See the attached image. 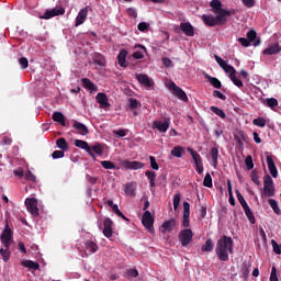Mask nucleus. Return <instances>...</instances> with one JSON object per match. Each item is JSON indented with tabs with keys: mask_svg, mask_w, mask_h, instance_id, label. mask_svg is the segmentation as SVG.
<instances>
[{
	"mask_svg": "<svg viewBox=\"0 0 281 281\" xmlns=\"http://www.w3.org/2000/svg\"><path fill=\"white\" fill-rule=\"evenodd\" d=\"M56 145L63 151H67V149H69V146L67 145V140L65 138H58Z\"/></svg>",
	"mask_w": 281,
	"mask_h": 281,
	"instance_id": "39",
	"label": "nucleus"
},
{
	"mask_svg": "<svg viewBox=\"0 0 281 281\" xmlns=\"http://www.w3.org/2000/svg\"><path fill=\"white\" fill-rule=\"evenodd\" d=\"M211 165L214 169H217L218 167V158H220V148L218 147H212L211 151Z\"/></svg>",
	"mask_w": 281,
	"mask_h": 281,
	"instance_id": "15",
	"label": "nucleus"
},
{
	"mask_svg": "<svg viewBox=\"0 0 281 281\" xmlns=\"http://www.w3.org/2000/svg\"><path fill=\"white\" fill-rule=\"evenodd\" d=\"M90 149L93 155L103 156L104 148L101 144H94L90 146Z\"/></svg>",
	"mask_w": 281,
	"mask_h": 281,
	"instance_id": "30",
	"label": "nucleus"
},
{
	"mask_svg": "<svg viewBox=\"0 0 281 281\" xmlns=\"http://www.w3.org/2000/svg\"><path fill=\"white\" fill-rule=\"evenodd\" d=\"M238 42L241 44V46L244 47H249L250 42L248 40H246V37H239Z\"/></svg>",
	"mask_w": 281,
	"mask_h": 281,
	"instance_id": "64",
	"label": "nucleus"
},
{
	"mask_svg": "<svg viewBox=\"0 0 281 281\" xmlns=\"http://www.w3.org/2000/svg\"><path fill=\"white\" fill-rule=\"evenodd\" d=\"M203 186L206 188H212L213 187V178L211 173H206L203 180Z\"/></svg>",
	"mask_w": 281,
	"mask_h": 281,
	"instance_id": "43",
	"label": "nucleus"
},
{
	"mask_svg": "<svg viewBox=\"0 0 281 281\" xmlns=\"http://www.w3.org/2000/svg\"><path fill=\"white\" fill-rule=\"evenodd\" d=\"M149 164L151 165V168L154 170H159V165L158 162L156 161L155 157L154 156H149Z\"/></svg>",
	"mask_w": 281,
	"mask_h": 281,
	"instance_id": "55",
	"label": "nucleus"
},
{
	"mask_svg": "<svg viewBox=\"0 0 281 281\" xmlns=\"http://www.w3.org/2000/svg\"><path fill=\"white\" fill-rule=\"evenodd\" d=\"M193 239V233L191 229L181 231L179 234V240L182 246L187 247Z\"/></svg>",
	"mask_w": 281,
	"mask_h": 281,
	"instance_id": "9",
	"label": "nucleus"
},
{
	"mask_svg": "<svg viewBox=\"0 0 281 281\" xmlns=\"http://www.w3.org/2000/svg\"><path fill=\"white\" fill-rule=\"evenodd\" d=\"M269 204H270V206L272 207V210L276 214H278V215L281 214V211L278 206V202H276V200H269Z\"/></svg>",
	"mask_w": 281,
	"mask_h": 281,
	"instance_id": "47",
	"label": "nucleus"
},
{
	"mask_svg": "<svg viewBox=\"0 0 281 281\" xmlns=\"http://www.w3.org/2000/svg\"><path fill=\"white\" fill-rule=\"evenodd\" d=\"M94 63L98 64L99 66L105 65V60L101 55H97V57L94 58Z\"/></svg>",
	"mask_w": 281,
	"mask_h": 281,
	"instance_id": "59",
	"label": "nucleus"
},
{
	"mask_svg": "<svg viewBox=\"0 0 281 281\" xmlns=\"http://www.w3.org/2000/svg\"><path fill=\"white\" fill-rule=\"evenodd\" d=\"M128 104L132 109H138L142 104L136 99H130Z\"/></svg>",
	"mask_w": 281,
	"mask_h": 281,
	"instance_id": "53",
	"label": "nucleus"
},
{
	"mask_svg": "<svg viewBox=\"0 0 281 281\" xmlns=\"http://www.w3.org/2000/svg\"><path fill=\"white\" fill-rule=\"evenodd\" d=\"M145 177H147V179H149V181H156L157 175L155 171L147 170V171H145Z\"/></svg>",
	"mask_w": 281,
	"mask_h": 281,
	"instance_id": "52",
	"label": "nucleus"
},
{
	"mask_svg": "<svg viewBox=\"0 0 281 281\" xmlns=\"http://www.w3.org/2000/svg\"><path fill=\"white\" fill-rule=\"evenodd\" d=\"M1 243L3 244L4 248H10L12 244V232L11 229L3 231L1 235Z\"/></svg>",
	"mask_w": 281,
	"mask_h": 281,
	"instance_id": "14",
	"label": "nucleus"
},
{
	"mask_svg": "<svg viewBox=\"0 0 281 281\" xmlns=\"http://www.w3.org/2000/svg\"><path fill=\"white\" fill-rule=\"evenodd\" d=\"M120 165L125 170H140L144 168V162L137 161V160L130 161V160L123 159V160H120Z\"/></svg>",
	"mask_w": 281,
	"mask_h": 281,
	"instance_id": "7",
	"label": "nucleus"
},
{
	"mask_svg": "<svg viewBox=\"0 0 281 281\" xmlns=\"http://www.w3.org/2000/svg\"><path fill=\"white\" fill-rule=\"evenodd\" d=\"M170 126V121H155L154 122V128H157V131L161 134H166L168 132V128Z\"/></svg>",
	"mask_w": 281,
	"mask_h": 281,
	"instance_id": "16",
	"label": "nucleus"
},
{
	"mask_svg": "<svg viewBox=\"0 0 281 281\" xmlns=\"http://www.w3.org/2000/svg\"><path fill=\"white\" fill-rule=\"evenodd\" d=\"M65 13V8H53L50 10H46L44 15H41L40 19L42 20H50L55 16L63 15Z\"/></svg>",
	"mask_w": 281,
	"mask_h": 281,
	"instance_id": "8",
	"label": "nucleus"
},
{
	"mask_svg": "<svg viewBox=\"0 0 281 281\" xmlns=\"http://www.w3.org/2000/svg\"><path fill=\"white\" fill-rule=\"evenodd\" d=\"M176 226V221L175 220H169L161 225V232L167 233L171 232L173 227Z\"/></svg>",
	"mask_w": 281,
	"mask_h": 281,
	"instance_id": "24",
	"label": "nucleus"
},
{
	"mask_svg": "<svg viewBox=\"0 0 281 281\" xmlns=\"http://www.w3.org/2000/svg\"><path fill=\"white\" fill-rule=\"evenodd\" d=\"M136 48H138V50L133 54V57L135 59L144 58V55L146 53V47L138 45V46H136Z\"/></svg>",
	"mask_w": 281,
	"mask_h": 281,
	"instance_id": "36",
	"label": "nucleus"
},
{
	"mask_svg": "<svg viewBox=\"0 0 281 281\" xmlns=\"http://www.w3.org/2000/svg\"><path fill=\"white\" fill-rule=\"evenodd\" d=\"M210 7L213 14H202L201 19L206 26L224 25L227 22V16L232 15V11L224 9L221 0H212Z\"/></svg>",
	"mask_w": 281,
	"mask_h": 281,
	"instance_id": "1",
	"label": "nucleus"
},
{
	"mask_svg": "<svg viewBox=\"0 0 281 281\" xmlns=\"http://www.w3.org/2000/svg\"><path fill=\"white\" fill-rule=\"evenodd\" d=\"M267 165L271 176L276 179L278 177V169L276 167L272 156L270 155H267Z\"/></svg>",
	"mask_w": 281,
	"mask_h": 281,
	"instance_id": "19",
	"label": "nucleus"
},
{
	"mask_svg": "<svg viewBox=\"0 0 281 281\" xmlns=\"http://www.w3.org/2000/svg\"><path fill=\"white\" fill-rule=\"evenodd\" d=\"M215 252L220 260H229V255L234 254V240L227 236L221 237L217 240Z\"/></svg>",
	"mask_w": 281,
	"mask_h": 281,
	"instance_id": "2",
	"label": "nucleus"
},
{
	"mask_svg": "<svg viewBox=\"0 0 281 281\" xmlns=\"http://www.w3.org/2000/svg\"><path fill=\"white\" fill-rule=\"evenodd\" d=\"M170 155L175 158H182L184 155V148L182 146H176L170 150Z\"/></svg>",
	"mask_w": 281,
	"mask_h": 281,
	"instance_id": "25",
	"label": "nucleus"
},
{
	"mask_svg": "<svg viewBox=\"0 0 281 281\" xmlns=\"http://www.w3.org/2000/svg\"><path fill=\"white\" fill-rule=\"evenodd\" d=\"M229 77V79L233 81V83L235 85V86H237L238 88H243L244 87V85H243V82L240 81V79H238L237 77H236V74L235 75H232V76H228Z\"/></svg>",
	"mask_w": 281,
	"mask_h": 281,
	"instance_id": "48",
	"label": "nucleus"
},
{
	"mask_svg": "<svg viewBox=\"0 0 281 281\" xmlns=\"http://www.w3.org/2000/svg\"><path fill=\"white\" fill-rule=\"evenodd\" d=\"M166 87L181 101H189V98L187 95V93L179 88L175 82L169 81L168 83H166Z\"/></svg>",
	"mask_w": 281,
	"mask_h": 281,
	"instance_id": "5",
	"label": "nucleus"
},
{
	"mask_svg": "<svg viewBox=\"0 0 281 281\" xmlns=\"http://www.w3.org/2000/svg\"><path fill=\"white\" fill-rule=\"evenodd\" d=\"M53 120H54V122H58L61 126H66L65 115L63 113L54 112Z\"/></svg>",
	"mask_w": 281,
	"mask_h": 281,
	"instance_id": "28",
	"label": "nucleus"
},
{
	"mask_svg": "<svg viewBox=\"0 0 281 281\" xmlns=\"http://www.w3.org/2000/svg\"><path fill=\"white\" fill-rule=\"evenodd\" d=\"M247 38H248L249 43H254L255 46H258L260 44L259 40H256L257 33L255 31H248Z\"/></svg>",
	"mask_w": 281,
	"mask_h": 281,
	"instance_id": "32",
	"label": "nucleus"
},
{
	"mask_svg": "<svg viewBox=\"0 0 281 281\" xmlns=\"http://www.w3.org/2000/svg\"><path fill=\"white\" fill-rule=\"evenodd\" d=\"M280 46L279 44H272L271 47L267 48L263 54L265 55H274L278 54L280 52Z\"/></svg>",
	"mask_w": 281,
	"mask_h": 281,
	"instance_id": "35",
	"label": "nucleus"
},
{
	"mask_svg": "<svg viewBox=\"0 0 281 281\" xmlns=\"http://www.w3.org/2000/svg\"><path fill=\"white\" fill-rule=\"evenodd\" d=\"M214 58L216 60V63L220 65V67L229 76L232 75H236V69H234V67H232L231 65L227 64V61L223 60V58H221L217 55H214Z\"/></svg>",
	"mask_w": 281,
	"mask_h": 281,
	"instance_id": "10",
	"label": "nucleus"
},
{
	"mask_svg": "<svg viewBox=\"0 0 281 281\" xmlns=\"http://www.w3.org/2000/svg\"><path fill=\"white\" fill-rule=\"evenodd\" d=\"M252 124H255V126H259L260 128H263V126H266L267 124V121L263 117H258L252 121Z\"/></svg>",
	"mask_w": 281,
	"mask_h": 281,
	"instance_id": "46",
	"label": "nucleus"
},
{
	"mask_svg": "<svg viewBox=\"0 0 281 281\" xmlns=\"http://www.w3.org/2000/svg\"><path fill=\"white\" fill-rule=\"evenodd\" d=\"M142 222L143 226H145V228H147L149 232L154 231V218L150 211H145V213H143Z\"/></svg>",
	"mask_w": 281,
	"mask_h": 281,
	"instance_id": "11",
	"label": "nucleus"
},
{
	"mask_svg": "<svg viewBox=\"0 0 281 281\" xmlns=\"http://www.w3.org/2000/svg\"><path fill=\"white\" fill-rule=\"evenodd\" d=\"M162 64L167 68H172L173 67V63L170 58H162Z\"/></svg>",
	"mask_w": 281,
	"mask_h": 281,
	"instance_id": "60",
	"label": "nucleus"
},
{
	"mask_svg": "<svg viewBox=\"0 0 281 281\" xmlns=\"http://www.w3.org/2000/svg\"><path fill=\"white\" fill-rule=\"evenodd\" d=\"M150 27V24L148 22H140L138 24V31L140 32H147Z\"/></svg>",
	"mask_w": 281,
	"mask_h": 281,
	"instance_id": "50",
	"label": "nucleus"
},
{
	"mask_svg": "<svg viewBox=\"0 0 281 281\" xmlns=\"http://www.w3.org/2000/svg\"><path fill=\"white\" fill-rule=\"evenodd\" d=\"M87 18H88V7H85L80 9V11L78 12L75 21V26L78 27L82 25L86 22Z\"/></svg>",
	"mask_w": 281,
	"mask_h": 281,
	"instance_id": "12",
	"label": "nucleus"
},
{
	"mask_svg": "<svg viewBox=\"0 0 281 281\" xmlns=\"http://www.w3.org/2000/svg\"><path fill=\"white\" fill-rule=\"evenodd\" d=\"M101 166L105 169V170H114L116 169L114 162L110 161V160H102L101 161Z\"/></svg>",
	"mask_w": 281,
	"mask_h": 281,
	"instance_id": "42",
	"label": "nucleus"
},
{
	"mask_svg": "<svg viewBox=\"0 0 281 281\" xmlns=\"http://www.w3.org/2000/svg\"><path fill=\"white\" fill-rule=\"evenodd\" d=\"M180 29L184 35L192 37L194 36V26L190 22H181Z\"/></svg>",
	"mask_w": 281,
	"mask_h": 281,
	"instance_id": "17",
	"label": "nucleus"
},
{
	"mask_svg": "<svg viewBox=\"0 0 281 281\" xmlns=\"http://www.w3.org/2000/svg\"><path fill=\"white\" fill-rule=\"evenodd\" d=\"M127 13L131 18L136 19L137 18V11L134 8H128Z\"/></svg>",
	"mask_w": 281,
	"mask_h": 281,
	"instance_id": "63",
	"label": "nucleus"
},
{
	"mask_svg": "<svg viewBox=\"0 0 281 281\" xmlns=\"http://www.w3.org/2000/svg\"><path fill=\"white\" fill-rule=\"evenodd\" d=\"M104 225V229H103V234L105 237L110 238L112 237L113 235V232H112V227H113V223L110 218H106L103 223Z\"/></svg>",
	"mask_w": 281,
	"mask_h": 281,
	"instance_id": "20",
	"label": "nucleus"
},
{
	"mask_svg": "<svg viewBox=\"0 0 281 281\" xmlns=\"http://www.w3.org/2000/svg\"><path fill=\"white\" fill-rule=\"evenodd\" d=\"M236 195H237V200L239 201V203H240V205H241V207H243V210H244V212H245L247 218L249 220V222H250L251 224H254V223H255L254 213H252V211L250 210V206H248V204H247L245 198L243 196V194L240 193L239 190H236Z\"/></svg>",
	"mask_w": 281,
	"mask_h": 281,
	"instance_id": "4",
	"label": "nucleus"
},
{
	"mask_svg": "<svg viewBox=\"0 0 281 281\" xmlns=\"http://www.w3.org/2000/svg\"><path fill=\"white\" fill-rule=\"evenodd\" d=\"M97 249H98V246H97L93 241L88 240V241L86 243V249H85V251H86L87 255L94 254V252L97 251Z\"/></svg>",
	"mask_w": 281,
	"mask_h": 281,
	"instance_id": "26",
	"label": "nucleus"
},
{
	"mask_svg": "<svg viewBox=\"0 0 281 281\" xmlns=\"http://www.w3.org/2000/svg\"><path fill=\"white\" fill-rule=\"evenodd\" d=\"M245 164L248 170H251L254 168L252 158L251 156H247L245 159Z\"/></svg>",
	"mask_w": 281,
	"mask_h": 281,
	"instance_id": "58",
	"label": "nucleus"
},
{
	"mask_svg": "<svg viewBox=\"0 0 281 281\" xmlns=\"http://www.w3.org/2000/svg\"><path fill=\"white\" fill-rule=\"evenodd\" d=\"M19 65L21 66V69L25 70L29 67V60L27 58H20Z\"/></svg>",
	"mask_w": 281,
	"mask_h": 281,
	"instance_id": "57",
	"label": "nucleus"
},
{
	"mask_svg": "<svg viewBox=\"0 0 281 281\" xmlns=\"http://www.w3.org/2000/svg\"><path fill=\"white\" fill-rule=\"evenodd\" d=\"M209 82L214 86L216 89H220L222 88V82L217 79V78H213V77H210V76H206Z\"/></svg>",
	"mask_w": 281,
	"mask_h": 281,
	"instance_id": "44",
	"label": "nucleus"
},
{
	"mask_svg": "<svg viewBox=\"0 0 281 281\" xmlns=\"http://www.w3.org/2000/svg\"><path fill=\"white\" fill-rule=\"evenodd\" d=\"M272 247L276 254L281 255V246L276 243V240H271Z\"/></svg>",
	"mask_w": 281,
	"mask_h": 281,
	"instance_id": "61",
	"label": "nucleus"
},
{
	"mask_svg": "<svg viewBox=\"0 0 281 281\" xmlns=\"http://www.w3.org/2000/svg\"><path fill=\"white\" fill-rule=\"evenodd\" d=\"M248 137L246 134L244 133H239L238 135H235V140L237 143V145L239 146V148H244V142H247Z\"/></svg>",
	"mask_w": 281,
	"mask_h": 281,
	"instance_id": "29",
	"label": "nucleus"
},
{
	"mask_svg": "<svg viewBox=\"0 0 281 281\" xmlns=\"http://www.w3.org/2000/svg\"><path fill=\"white\" fill-rule=\"evenodd\" d=\"M126 57H127V52L126 50H122L119 54L117 59H119V64H120L121 67H126L127 66Z\"/></svg>",
	"mask_w": 281,
	"mask_h": 281,
	"instance_id": "38",
	"label": "nucleus"
},
{
	"mask_svg": "<svg viewBox=\"0 0 281 281\" xmlns=\"http://www.w3.org/2000/svg\"><path fill=\"white\" fill-rule=\"evenodd\" d=\"M210 110L215 113V115H217L218 117H221V120H225V117H227V114H225V111L215 106V105H212L210 106Z\"/></svg>",
	"mask_w": 281,
	"mask_h": 281,
	"instance_id": "31",
	"label": "nucleus"
},
{
	"mask_svg": "<svg viewBox=\"0 0 281 281\" xmlns=\"http://www.w3.org/2000/svg\"><path fill=\"white\" fill-rule=\"evenodd\" d=\"M25 206L27 212L33 216L36 217L40 215L38 202L36 198H26Z\"/></svg>",
	"mask_w": 281,
	"mask_h": 281,
	"instance_id": "6",
	"label": "nucleus"
},
{
	"mask_svg": "<svg viewBox=\"0 0 281 281\" xmlns=\"http://www.w3.org/2000/svg\"><path fill=\"white\" fill-rule=\"evenodd\" d=\"M241 2L248 9L254 8V5H255V0H241Z\"/></svg>",
	"mask_w": 281,
	"mask_h": 281,
	"instance_id": "62",
	"label": "nucleus"
},
{
	"mask_svg": "<svg viewBox=\"0 0 281 281\" xmlns=\"http://www.w3.org/2000/svg\"><path fill=\"white\" fill-rule=\"evenodd\" d=\"M136 78L138 80V83H140L147 88H150L154 86L153 79H150L147 75L138 74V75H136Z\"/></svg>",
	"mask_w": 281,
	"mask_h": 281,
	"instance_id": "18",
	"label": "nucleus"
},
{
	"mask_svg": "<svg viewBox=\"0 0 281 281\" xmlns=\"http://www.w3.org/2000/svg\"><path fill=\"white\" fill-rule=\"evenodd\" d=\"M113 212L116 213L119 217H122L123 220H126V217L123 215L122 211H120L117 204H114L111 206Z\"/></svg>",
	"mask_w": 281,
	"mask_h": 281,
	"instance_id": "54",
	"label": "nucleus"
},
{
	"mask_svg": "<svg viewBox=\"0 0 281 281\" xmlns=\"http://www.w3.org/2000/svg\"><path fill=\"white\" fill-rule=\"evenodd\" d=\"M188 153L191 155L195 166L203 164L202 157H201V155L196 150H194L193 148L189 147L188 148Z\"/></svg>",
	"mask_w": 281,
	"mask_h": 281,
	"instance_id": "23",
	"label": "nucleus"
},
{
	"mask_svg": "<svg viewBox=\"0 0 281 281\" xmlns=\"http://www.w3.org/2000/svg\"><path fill=\"white\" fill-rule=\"evenodd\" d=\"M136 183L131 182L125 187V193L127 196H135Z\"/></svg>",
	"mask_w": 281,
	"mask_h": 281,
	"instance_id": "37",
	"label": "nucleus"
},
{
	"mask_svg": "<svg viewBox=\"0 0 281 281\" xmlns=\"http://www.w3.org/2000/svg\"><path fill=\"white\" fill-rule=\"evenodd\" d=\"M95 99L101 108L110 106L109 99L105 93H102V92L98 93Z\"/></svg>",
	"mask_w": 281,
	"mask_h": 281,
	"instance_id": "21",
	"label": "nucleus"
},
{
	"mask_svg": "<svg viewBox=\"0 0 281 281\" xmlns=\"http://www.w3.org/2000/svg\"><path fill=\"white\" fill-rule=\"evenodd\" d=\"M72 126L76 128L77 133L81 136H86L89 134L87 126L82 123L75 122Z\"/></svg>",
	"mask_w": 281,
	"mask_h": 281,
	"instance_id": "22",
	"label": "nucleus"
},
{
	"mask_svg": "<svg viewBox=\"0 0 281 281\" xmlns=\"http://www.w3.org/2000/svg\"><path fill=\"white\" fill-rule=\"evenodd\" d=\"M75 146L77 148H80L82 150H85L86 153L89 154V156L93 159H95L94 154L91 151L90 146L88 145V143L86 140H81V139H75Z\"/></svg>",
	"mask_w": 281,
	"mask_h": 281,
	"instance_id": "13",
	"label": "nucleus"
},
{
	"mask_svg": "<svg viewBox=\"0 0 281 281\" xmlns=\"http://www.w3.org/2000/svg\"><path fill=\"white\" fill-rule=\"evenodd\" d=\"M25 179L33 183L37 182V177L31 170L25 171Z\"/></svg>",
	"mask_w": 281,
	"mask_h": 281,
	"instance_id": "45",
	"label": "nucleus"
},
{
	"mask_svg": "<svg viewBox=\"0 0 281 281\" xmlns=\"http://www.w3.org/2000/svg\"><path fill=\"white\" fill-rule=\"evenodd\" d=\"M81 81H82V86L86 89L90 90L91 92H97L98 91L97 86L93 82H91L89 79L85 78Z\"/></svg>",
	"mask_w": 281,
	"mask_h": 281,
	"instance_id": "27",
	"label": "nucleus"
},
{
	"mask_svg": "<svg viewBox=\"0 0 281 281\" xmlns=\"http://www.w3.org/2000/svg\"><path fill=\"white\" fill-rule=\"evenodd\" d=\"M202 251H212L214 249V243L212 239H207L202 246Z\"/></svg>",
	"mask_w": 281,
	"mask_h": 281,
	"instance_id": "41",
	"label": "nucleus"
},
{
	"mask_svg": "<svg viewBox=\"0 0 281 281\" xmlns=\"http://www.w3.org/2000/svg\"><path fill=\"white\" fill-rule=\"evenodd\" d=\"M276 194L274 183L271 176L266 175L263 177V191L261 198H272Z\"/></svg>",
	"mask_w": 281,
	"mask_h": 281,
	"instance_id": "3",
	"label": "nucleus"
},
{
	"mask_svg": "<svg viewBox=\"0 0 281 281\" xmlns=\"http://www.w3.org/2000/svg\"><path fill=\"white\" fill-rule=\"evenodd\" d=\"M21 265L23 267L29 268V269H34V270L40 269V263L35 262V261H32V260H24V261L21 262Z\"/></svg>",
	"mask_w": 281,
	"mask_h": 281,
	"instance_id": "33",
	"label": "nucleus"
},
{
	"mask_svg": "<svg viewBox=\"0 0 281 281\" xmlns=\"http://www.w3.org/2000/svg\"><path fill=\"white\" fill-rule=\"evenodd\" d=\"M9 249H10V248H5V249L1 248V249H0V255H1L2 260H3L4 262H8V261L10 260L11 252H10Z\"/></svg>",
	"mask_w": 281,
	"mask_h": 281,
	"instance_id": "40",
	"label": "nucleus"
},
{
	"mask_svg": "<svg viewBox=\"0 0 281 281\" xmlns=\"http://www.w3.org/2000/svg\"><path fill=\"white\" fill-rule=\"evenodd\" d=\"M190 209H191L190 203L183 202V215H186V217L190 216Z\"/></svg>",
	"mask_w": 281,
	"mask_h": 281,
	"instance_id": "56",
	"label": "nucleus"
},
{
	"mask_svg": "<svg viewBox=\"0 0 281 281\" xmlns=\"http://www.w3.org/2000/svg\"><path fill=\"white\" fill-rule=\"evenodd\" d=\"M263 104H266L267 106H269L271 110H276V108L278 106L279 102L277 99L274 98H267L263 102Z\"/></svg>",
	"mask_w": 281,
	"mask_h": 281,
	"instance_id": "34",
	"label": "nucleus"
},
{
	"mask_svg": "<svg viewBox=\"0 0 281 281\" xmlns=\"http://www.w3.org/2000/svg\"><path fill=\"white\" fill-rule=\"evenodd\" d=\"M64 157H65V151H63V150H55L52 154L53 159H63Z\"/></svg>",
	"mask_w": 281,
	"mask_h": 281,
	"instance_id": "51",
	"label": "nucleus"
},
{
	"mask_svg": "<svg viewBox=\"0 0 281 281\" xmlns=\"http://www.w3.org/2000/svg\"><path fill=\"white\" fill-rule=\"evenodd\" d=\"M127 133H128V130H123V128L113 131V134L121 138L125 137Z\"/></svg>",
	"mask_w": 281,
	"mask_h": 281,
	"instance_id": "49",
	"label": "nucleus"
}]
</instances>
